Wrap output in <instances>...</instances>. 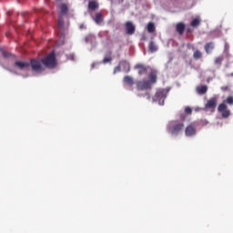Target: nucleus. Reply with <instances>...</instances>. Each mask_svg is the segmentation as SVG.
I'll use <instances>...</instances> for the list:
<instances>
[{"label":"nucleus","instance_id":"nucleus-1","mask_svg":"<svg viewBox=\"0 0 233 233\" xmlns=\"http://www.w3.org/2000/svg\"><path fill=\"white\" fill-rule=\"evenodd\" d=\"M3 59H8L10 57V53L1 50ZM3 59H0V65L5 68V70H8V72H12L13 74H15L16 76H22V77H29L28 71L30 70V63L25 62V61H15V64L12 66H6L3 63Z\"/></svg>","mask_w":233,"mask_h":233},{"label":"nucleus","instance_id":"nucleus-2","mask_svg":"<svg viewBox=\"0 0 233 233\" xmlns=\"http://www.w3.org/2000/svg\"><path fill=\"white\" fill-rule=\"evenodd\" d=\"M137 70H138L139 76H147L149 72V81L143 79L137 82V90H148V88H151L154 83L157 80V75L156 74V71H152L150 67H147L141 64H138L135 66Z\"/></svg>","mask_w":233,"mask_h":233},{"label":"nucleus","instance_id":"nucleus-3","mask_svg":"<svg viewBox=\"0 0 233 233\" xmlns=\"http://www.w3.org/2000/svg\"><path fill=\"white\" fill-rule=\"evenodd\" d=\"M168 92H170V88L157 90L155 96H153V103H157V105L163 106V105H165V99H167V95Z\"/></svg>","mask_w":233,"mask_h":233},{"label":"nucleus","instance_id":"nucleus-4","mask_svg":"<svg viewBox=\"0 0 233 233\" xmlns=\"http://www.w3.org/2000/svg\"><path fill=\"white\" fill-rule=\"evenodd\" d=\"M183 123L177 121H171L167 124V132L171 136H179L183 130Z\"/></svg>","mask_w":233,"mask_h":233},{"label":"nucleus","instance_id":"nucleus-5","mask_svg":"<svg viewBox=\"0 0 233 233\" xmlns=\"http://www.w3.org/2000/svg\"><path fill=\"white\" fill-rule=\"evenodd\" d=\"M42 63L46 68H56L57 66V60H56V55L54 52L43 58Z\"/></svg>","mask_w":233,"mask_h":233},{"label":"nucleus","instance_id":"nucleus-6","mask_svg":"<svg viewBox=\"0 0 233 233\" xmlns=\"http://www.w3.org/2000/svg\"><path fill=\"white\" fill-rule=\"evenodd\" d=\"M219 96H215L211 97L205 105V110H211V112H214L216 109V106L218 105V99Z\"/></svg>","mask_w":233,"mask_h":233},{"label":"nucleus","instance_id":"nucleus-7","mask_svg":"<svg viewBox=\"0 0 233 233\" xmlns=\"http://www.w3.org/2000/svg\"><path fill=\"white\" fill-rule=\"evenodd\" d=\"M29 66H31L32 71L35 72L36 74H41V72L44 70L39 60H31Z\"/></svg>","mask_w":233,"mask_h":233},{"label":"nucleus","instance_id":"nucleus-8","mask_svg":"<svg viewBox=\"0 0 233 233\" xmlns=\"http://www.w3.org/2000/svg\"><path fill=\"white\" fill-rule=\"evenodd\" d=\"M198 134V130L196 129V125L190 124L185 129L186 137H194Z\"/></svg>","mask_w":233,"mask_h":233},{"label":"nucleus","instance_id":"nucleus-9","mask_svg":"<svg viewBox=\"0 0 233 233\" xmlns=\"http://www.w3.org/2000/svg\"><path fill=\"white\" fill-rule=\"evenodd\" d=\"M218 111L222 114V117H228L230 116V110L227 109L225 103L219 104Z\"/></svg>","mask_w":233,"mask_h":233},{"label":"nucleus","instance_id":"nucleus-10","mask_svg":"<svg viewBox=\"0 0 233 233\" xmlns=\"http://www.w3.org/2000/svg\"><path fill=\"white\" fill-rule=\"evenodd\" d=\"M126 30L128 35H132L136 32V25L132 22H127L126 24Z\"/></svg>","mask_w":233,"mask_h":233},{"label":"nucleus","instance_id":"nucleus-11","mask_svg":"<svg viewBox=\"0 0 233 233\" xmlns=\"http://www.w3.org/2000/svg\"><path fill=\"white\" fill-rule=\"evenodd\" d=\"M120 68L123 72H130V64L127 61L120 62Z\"/></svg>","mask_w":233,"mask_h":233},{"label":"nucleus","instance_id":"nucleus-12","mask_svg":"<svg viewBox=\"0 0 233 233\" xmlns=\"http://www.w3.org/2000/svg\"><path fill=\"white\" fill-rule=\"evenodd\" d=\"M86 43H90L92 46L96 45V36L94 35H88L87 36L85 37Z\"/></svg>","mask_w":233,"mask_h":233},{"label":"nucleus","instance_id":"nucleus-13","mask_svg":"<svg viewBox=\"0 0 233 233\" xmlns=\"http://www.w3.org/2000/svg\"><path fill=\"white\" fill-rule=\"evenodd\" d=\"M207 90H208V87L207 86H197V93L200 96H203V94H207Z\"/></svg>","mask_w":233,"mask_h":233},{"label":"nucleus","instance_id":"nucleus-14","mask_svg":"<svg viewBox=\"0 0 233 233\" xmlns=\"http://www.w3.org/2000/svg\"><path fill=\"white\" fill-rule=\"evenodd\" d=\"M124 83L125 85H128L129 86H132L134 85V78L130 76H127L124 77Z\"/></svg>","mask_w":233,"mask_h":233},{"label":"nucleus","instance_id":"nucleus-15","mask_svg":"<svg viewBox=\"0 0 233 233\" xmlns=\"http://www.w3.org/2000/svg\"><path fill=\"white\" fill-rule=\"evenodd\" d=\"M205 50H206L207 54H210L212 52V50H214V43L210 42V43L206 44Z\"/></svg>","mask_w":233,"mask_h":233},{"label":"nucleus","instance_id":"nucleus-16","mask_svg":"<svg viewBox=\"0 0 233 233\" xmlns=\"http://www.w3.org/2000/svg\"><path fill=\"white\" fill-rule=\"evenodd\" d=\"M94 21L95 23H96V25H101V23H103V16L101 15V14L96 13Z\"/></svg>","mask_w":233,"mask_h":233},{"label":"nucleus","instance_id":"nucleus-17","mask_svg":"<svg viewBox=\"0 0 233 233\" xmlns=\"http://www.w3.org/2000/svg\"><path fill=\"white\" fill-rule=\"evenodd\" d=\"M177 32H178V34H183V32H185V24L183 23H179L177 25Z\"/></svg>","mask_w":233,"mask_h":233},{"label":"nucleus","instance_id":"nucleus-18","mask_svg":"<svg viewBox=\"0 0 233 233\" xmlns=\"http://www.w3.org/2000/svg\"><path fill=\"white\" fill-rule=\"evenodd\" d=\"M68 12V6L66 4H62L60 6V13L62 15H66V14Z\"/></svg>","mask_w":233,"mask_h":233},{"label":"nucleus","instance_id":"nucleus-19","mask_svg":"<svg viewBox=\"0 0 233 233\" xmlns=\"http://www.w3.org/2000/svg\"><path fill=\"white\" fill-rule=\"evenodd\" d=\"M200 24H201V18L197 17L192 20L191 26H193V27L199 26Z\"/></svg>","mask_w":233,"mask_h":233},{"label":"nucleus","instance_id":"nucleus-20","mask_svg":"<svg viewBox=\"0 0 233 233\" xmlns=\"http://www.w3.org/2000/svg\"><path fill=\"white\" fill-rule=\"evenodd\" d=\"M147 29L149 34H152L153 32H156V25H154V23H149Z\"/></svg>","mask_w":233,"mask_h":233},{"label":"nucleus","instance_id":"nucleus-21","mask_svg":"<svg viewBox=\"0 0 233 233\" xmlns=\"http://www.w3.org/2000/svg\"><path fill=\"white\" fill-rule=\"evenodd\" d=\"M149 52H157V46L154 42L149 43Z\"/></svg>","mask_w":233,"mask_h":233},{"label":"nucleus","instance_id":"nucleus-22","mask_svg":"<svg viewBox=\"0 0 233 233\" xmlns=\"http://www.w3.org/2000/svg\"><path fill=\"white\" fill-rule=\"evenodd\" d=\"M89 10H96L97 8V3L96 2H94V1H91L89 2Z\"/></svg>","mask_w":233,"mask_h":233},{"label":"nucleus","instance_id":"nucleus-23","mask_svg":"<svg viewBox=\"0 0 233 233\" xmlns=\"http://www.w3.org/2000/svg\"><path fill=\"white\" fill-rule=\"evenodd\" d=\"M202 54L200 53L199 50H197L194 54H193V57L194 59H199L201 57Z\"/></svg>","mask_w":233,"mask_h":233},{"label":"nucleus","instance_id":"nucleus-24","mask_svg":"<svg viewBox=\"0 0 233 233\" xmlns=\"http://www.w3.org/2000/svg\"><path fill=\"white\" fill-rule=\"evenodd\" d=\"M223 61V56H218L215 59V65H221Z\"/></svg>","mask_w":233,"mask_h":233},{"label":"nucleus","instance_id":"nucleus-25","mask_svg":"<svg viewBox=\"0 0 233 233\" xmlns=\"http://www.w3.org/2000/svg\"><path fill=\"white\" fill-rule=\"evenodd\" d=\"M58 25L60 28H63V17L61 15H59V18H58Z\"/></svg>","mask_w":233,"mask_h":233},{"label":"nucleus","instance_id":"nucleus-26","mask_svg":"<svg viewBox=\"0 0 233 233\" xmlns=\"http://www.w3.org/2000/svg\"><path fill=\"white\" fill-rule=\"evenodd\" d=\"M228 105H233V96H228L227 98Z\"/></svg>","mask_w":233,"mask_h":233},{"label":"nucleus","instance_id":"nucleus-27","mask_svg":"<svg viewBox=\"0 0 233 233\" xmlns=\"http://www.w3.org/2000/svg\"><path fill=\"white\" fill-rule=\"evenodd\" d=\"M120 71H121V64H119L118 66L115 67L114 74H117V72H120Z\"/></svg>","mask_w":233,"mask_h":233},{"label":"nucleus","instance_id":"nucleus-28","mask_svg":"<svg viewBox=\"0 0 233 233\" xmlns=\"http://www.w3.org/2000/svg\"><path fill=\"white\" fill-rule=\"evenodd\" d=\"M100 63L96 62V63H93L91 65V69H94V68H97V66H99Z\"/></svg>","mask_w":233,"mask_h":233},{"label":"nucleus","instance_id":"nucleus-29","mask_svg":"<svg viewBox=\"0 0 233 233\" xmlns=\"http://www.w3.org/2000/svg\"><path fill=\"white\" fill-rule=\"evenodd\" d=\"M185 112H186V114H192V108H190L189 106H187L185 108Z\"/></svg>","mask_w":233,"mask_h":233},{"label":"nucleus","instance_id":"nucleus-30","mask_svg":"<svg viewBox=\"0 0 233 233\" xmlns=\"http://www.w3.org/2000/svg\"><path fill=\"white\" fill-rule=\"evenodd\" d=\"M110 61H112L111 57H106L104 58L103 63L106 64V63H110Z\"/></svg>","mask_w":233,"mask_h":233},{"label":"nucleus","instance_id":"nucleus-31","mask_svg":"<svg viewBox=\"0 0 233 233\" xmlns=\"http://www.w3.org/2000/svg\"><path fill=\"white\" fill-rule=\"evenodd\" d=\"M69 59H70L71 61H76V56H74V54H72V55L69 56Z\"/></svg>","mask_w":233,"mask_h":233},{"label":"nucleus","instance_id":"nucleus-32","mask_svg":"<svg viewBox=\"0 0 233 233\" xmlns=\"http://www.w3.org/2000/svg\"><path fill=\"white\" fill-rule=\"evenodd\" d=\"M202 125H203L204 127L207 126V125H208V121L203 120V121H202Z\"/></svg>","mask_w":233,"mask_h":233},{"label":"nucleus","instance_id":"nucleus-33","mask_svg":"<svg viewBox=\"0 0 233 233\" xmlns=\"http://www.w3.org/2000/svg\"><path fill=\"white\" fill-rule=\"evenodd\" d=\"M228 48H229L228 44H225V52H227Z\"/></svg>","mask_w":233,"mask_h":233},{"label":"nucleus","instance_id":"nucleus-34","mask_svg":"<svg viewBox=\"0 0 233 233\" xmlns=\"http://www.w3.org/2000/svg\"><path fill=\"white\" fill-rule=\"evenodd\" d=\"M195 110L196 112H198L199 110V107H196Z\"/></svg>","mask_w":233,"mask_h":233},{"label":"nucleus","instance_id":"nucleus-35","mask_svg":"<svg viewBox=\"0 0 233 233\" xmlns=\"http://www.w3.org/2000/svg\"><path fill=\"white\" fill-rule=\"evenodd\" d=\"M84 26H85L84 25H80V29H83Z\"/></svg>","mask_w":233,"mask_h":233},{"label":"nucleus","instance_id":"nucleus-36","mask_svg":"<svg viewBox=\"0 0 233 233\" xmlns=\"http://www.w3.org/2000/svg\"><path fill=\"white\" fill-rule=\"evenodd\" d=\"M147 99H150V96L147 95Z\"/></svg>","mask_w":233,"mask_h":233}]
</instances>
